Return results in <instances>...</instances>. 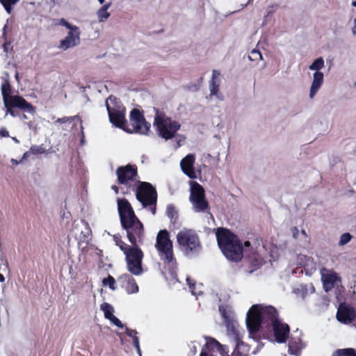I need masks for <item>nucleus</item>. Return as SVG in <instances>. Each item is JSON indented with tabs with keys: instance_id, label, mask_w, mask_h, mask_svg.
Returning <instances> with one entry per match:
<instances>
[{
	"instance_id": "39448f33",
	"label": "nucleus",
	"mask_w": 356,
	"mask_h": 356,
	"mask_svg": "<svg viewBox=\"0 0 356 356\" xmlns=\"http://www.w3.org/2000/svg\"><path fill=\"white\" fill-rule=\"evenodd\" d=\"M155 248L159 252L161 259L165 264L174 266L177 264L173 252L172 241L170 234L166 229L160 230L156 236Z\"/></svg>"
},
{
	"instance_id": "6ab92c4d",
	"label": "nucleus",
	"mask_w": 356,
	"mask_h": 356,
	"mask_svg": "<svg viewBox=\"0 0 356 356\" xmlns=\"http://www.w3.org/2000/svg\"><path fill=\"white\" fill-rule=\"evenodd\" d=\"M118 285L124 289L128 294L135 293L138 291V286L135 279L129 274L124 273L117 279Z\"/></svg>"
},
{
	"instance_id": "393cba45",
	"label": "nucleus",
	"mask_w": 356,
	"mask_h": 356,
	"mask_svg": "<svg viewBox=\"0 0 356 356\" xmlns=\"http://www.w3.org/2000/svg\"><path fill=\"white\" fill-rule=\"evenodd\" d=\"M166 214L170 219V222L175 224L178 220L179 214L177 208L173 204L168 205L166 208Z\"/></svg>"
},
{
	"instance_id": "0eeeda50",
	"label": "nucleus",
	"mask_w": 356,
	"mask_h": 356,
	"mask_svg": "<svg viewBox=\"0 0 356 356\" xmlns=\"http://www.w3.org/2000/svg\"><path fill=\"white\" fill-rule=\"evenodd\" d=\"M1 89L5 106H19V108L24 111L31 113L35 112V108L23 97L10 95L11 87L8 81L3 82Z\"/></svg>"
},
{
	"instance_id": "a211bd4d",
	"label": "nucleus",
	"mask_w": 356,
	"mask_h": 356,
	"mask_svg": "<svg viewBox=\"0 0 356 356\" xmlns=\"http://www.w3.org/2000/svg\"><path fill=\"white\" fill-rule=\"evenodd\" d=\"M273 329L275 341L280 343H285L289 338L290 327L288 324L282 323L280 319L270 326Z\"/></svg>"
},
{
	"instance_id": "58836bf2",
	"label": "nucleus",
	"mask_w": 356,
	"mask_h": 356,
	"mask_svg": "<svg viewBox=\"0 0 356 356\" xmlns=\"http://www.w3.org/2000/svg\"><path fill=\"white\" fill-rule=\"evenodd\" d=\"M32 154H42L45 152L44 148L42 145H32L30 148Z\"/></svg>"
},
{
	"instance_id": "20e7f679",
	"label": "nucleus",
	"mask_w": 356,
	"mask_h": 356,
	"mask_svg": "<svg viewBox=\"0 0 356 356\" xmlns=\"http://www.w3.org/2000/svg\"><path fill=\"white\" fill-rule=\"evenodd\" d=\"M153 124L158 135L165 140L175 138L181 128L179 122L168 117L164 112H159V110H156Z\"/></svg>"
},
{
	"instance_id": "c9c22d12",
	"label": "nucleus",
	"mask_w": 356,
	"mask_h": 356,
	"mask_svg": "<svg viewBox=\"0 0 356 356\" xmlns=\"http://www.w3.org/2000/svg\"><path fill=\"white\" fill-rule=\"evenodd\" d=\"M103 284L105 286L108 285L109 288L112 290L116 289L115 280L113 276L110 275H108L106 278L103 280Z\"/></svg>"
},
{
	"instance_id": "f3484780",
	"label": "nucleus",
	"mask_w": 356,
	"mask_h": 356,
	"mask_svg": "<svg viewBox=\"0 0 356 356\" xmlns=\"http://www.w3.org/2000/svg\"><path fill=\"white\" fill-rule=\"evenodd\" d=\"M117 202L120 223L137 218L131 204L127 199L118 198Z\"/></svg>"
},
{
	"instance_id": "423d86ee",
	"label": "nucleus",
	"mask_w": 356,
	"mask_h": 356,
	"mask_svg": "<svg viewBox=\"0 0 356 356\" xmlns=\"http://www.w3.org/2000/svg\"><path fill=\"white\" fill-rule=\"evenodd\" d=\"M140 244H131L123 253L125 255L127 270L136 276L143 273L142 266L144 253L139 247Z\"/></svg>"
},
{
	"instance_id": "aec40b11",
	"label": "nucleus",
	"mask_w": 356,
	"mask_h": 356,
	"mask_svg": "<svg viewBox=\"0 0 356 356\" xmlns=\"http://www.w3.org/2000/svg\"><path fill=\"white\" fill-rule=\"evenodd\" d=\"M195 156L194 154L186 155L180 162V166L183 172L191 179H195L197 175L194 168Z\"/></svg>"
},
{
	"instance_id": "412c9836",
	"label": "nucleus",
	"mask_w": 356,
	"mask_h": 356,
	"mask_svg": "<svg viewBox=\"0 0 356 356\" xmlns=\"http://www.w3.org/2000/svg\"><path fill=\"white\" fill-rule=\"evenodd\" d=\"M321 280L323 288L325 291H329L333 289L337 281H341V277L334 270H327V273H322Z\"/></svg>"
},
{
	"instance_id": "473e14b6",
	"label": "nucleus",
	"mask_w": 356,
	"mask_h": 356,
	"mask_svg": "<svg viewBox=\"0 0 356 356\" xmlns=\"http://www.w3.org/2000/svg\"><path fill=\"white\" fill-rule=\"evenodd\" d=\"M219 312L223 318L224 323L233 320L231 318L229 312L227 310V307L224 305L219 306Z\"/></svg>"
},
{
	"instance_id": "6e6d98bb",
	"label": "nucleus",
	"mask_w": 356,
	"mask_h": 356,
	"mask_svg": "<svg viewBox=\"0 0 356 356\" xmlns=\"http://www.w3.org/2000/svg\"><path fill=\"white\" fill-rule=\"evenodd\" d=\"M9 44H10V43H5V44H3V49H4L5 51H7V49H8L7 46L9 45Z\"/></svg>"
},
{
	"instance_id": "7c9ffc66",
	"label": "nucleus",
	"mask_w": 356,
	"mask_h": 356,
	"mask_svg": "<svg viewBox=\"0 0 356 356\" xmlns=\"http://www.w3.org/2000/svg\"><path fill=\"white\" fill-rule=\"evenodd\" d=\"M20 0H0V3L8 14H11L13 8L12 6L17 3Z\"/></svg>"
},
{
	"instance_id": "0e129e2a",
	"label": "nucleus",
	"mask_w": 356,
	"mask_h": 356,
	"mask_svg": "<svg viewBox=\"0 0 356 356\" xmlns=\"http://www.w3.org/2000/svg\"><path fill=\"white\" fill-rule=\"evenodd\" d=\"M352 6H353V7H356V1H353L352 2Z\"/></svg>"
},
{
	"instance_id": "a18cd8bd",
	"label": "nucleus",
	"mask_w": 356,
	"mask_h": 356,
	"mask_svg": "<svg viewBox=\"0 0 356 356\" xmlns=\"http://www.w3.org/2000/svg\"><path fill=\"white\" fill-rule=\"evenodd\" d=\"M220 75V72L213 70L212 72V78L210 81H218V77Z\"/></svg>"
},
{
	"instance_id": "4be33fe9",
	"label": "nucleus",
	"mask_w": 356,
	"mask_h": 356,
	"mask_svg": "<svg viewBox=\"0 0 356 356\" xmlns=\"http://www.w3.org/2000/svg\"><path fill=\"white\" fill-rule=\"evenodd\" d=\"M79 30L76 31L70 30L65 38L60 42L59 47L63 50H67L79 44Z\"/></svg>"
},
{
	"instance_id": "774afa93",
	"label": "nucleus",
	"mask_w": 356,
	"mask_h": 356,
	"mask_svg": "<svg viewBox=\"0 0 356 356\" xmlns=\"http://www.w3.org/2000/svg\"><path fill=\"white\" fill-rule=\"evenodd\" d=\"M99 3L102 4L104 2V0H98Z\"/></svg>"
},
{
	"instance_id": "9d476101",
	"label": "nucleus",
	"mask_w": 356,
	"mask_h": 356,
	"mask_svg": "<svg viewBox=\"0 0 356 356\" xmlns=\"http://www.w3.org/2000/svg\"><path fill=\"white\" fill-rule=\"evenodd\" d=\"M130 124H127L125 131L129 134L136 133L146 135L150 129L151 124L147 122L140 110L134 108L130 113Z\"/></svg>"
},
{
	"instance_id": "864d4df0",
	"label": "nucleus",
	"mask_w": 356,
	"mask_h": 356,
	"mask_svg": "<svg viewBox=\"0 0 356 356\" xmlns=\"http://www.w3.org/2000/svg\"><path fill=\"white\" fill-rule=\"evenodd\" d=\"M354 24H355V26H354V27L353 28V30H352V31H353V33L354 34H356V18L354 19Z\"/></svg>"
},
{
	"instance_id": "dca6fc26",
	"label": "nucleus",
	"mask_w": 356,
	"mask_h": 356,
	"mask_svg": "<svg viewBox=\"0 0 356 356\" xmlns=\"http://www.w3.org/2000/svg\"><path fill=\"white\" fill-rule=\"evenodd\" d=\"M105 104L108 111L110 122L115 127L122 129L125 131L127 122L125 119V115L124 112L111 108L108 103V99L106 100Z\"/></svg>"
},
{
	"instance_id": "c85d7f7f",
	"label": "nucleus",
	"mask_w": 356,
	"mask_h": 356,
	"mask_svg": "<svg viewBox=\"0 0 356 356\" xmlns=\"http://www.w3.org/2000/svg\"><path fill=\"white\" fill-rule=\"evenodd\" d=\"M101 309L104 312V316L106 319L111 318L113 315V308L107 302H104L101 305Z\"/></svg>"
},
{
	"instance_id": "1a4fd4ad",
	"label": "nucleus",
	"mask_w": 356,
	"mask_h": 356,
	"mask_svg": "<svg viewBox=\"0 0 356 356\" xmlns=\"http://www.w3.org/2000/svg\"><path fill=\"white\" fill-rule=\"evenodd\" d=\"M121 225L126 231L127 237L131 244H142L143 243L144 226L138 217L123 222Z\"/></svg>"
},
{
	"instance_id": "3c124183",
	"label": "nucleus",
	"mask_w": 356,
	"mask_h": 356,
	"mask_svg": "<svg viewBox=\"0 0 356 356\" xmlns=\"http://www.w3.org/2000/svg\"><path fill=\"white\" fill-rule=\"evenodd\" d=\"M139 343V338L136 336L133 339V344H138Z\"/></svg>"
},
{
	"instance_id": "72a5a7b5",
	"label": "nucleus",
	"mask_w": 356,
	"mask_h": 356,
	"mask_svg": "<svg viewBox=\"0 0 356 356\" xmlns=\"http://www.w3.org/2000/svg\"><path fill=\"white\" fill-rule=\"evenodd\" d=\"M352 238L353 236L350 233H343L341 235L338 244L339 246L345 245L348 243Z\"/></svg>"
},
{
	"instance_id": "052dcab7",
	"label": "nucleus",
	"mask_w": 356,
	"mask_h": 356,
	"mask_svg": "<svg viewBox=\"0 0 356 356\" xmlns=\"http://www.w3.org/2000/svg\"><path fill=\"white\" fill-rule=\"evenodd\" d=\"M29 127H30V129H36L35 126L33 127V124H29Z\"/></svg>"
},
{
	"instance_id": "13d9d810",
	"label": "nucleus",
	"mask_w": 356,
	"mask_h": 356,
	"mask_svg": "<svg viewBox=\"0 0 356 356\" xmlns=\"http://www.w3.org/2000/svg\"><path fill=\"white\" fill-rule=\"evenodd\" d=\"M200 356H208L206 352L202 351Z\"/></svg>"
},
{
	"instance_id": "79ce46f5",
	"label": "nucleus",
	"mask_w": 356,
	"mask_h": 356,
	"mask_svg": "<svg viewBox=\"0 0 356 356\" xmlns=\"http://www.w3.org/2000/svg\"><path fill=\"white\" fill-rule=\"evenodd\" d=\"M115 325L120 328H123L124 325L114 315H113L111 318H108Z\"/></svg>"
},
{
	"instance_id": "cd10ccee",
	"label": "nucleus",
	"mask_w": 356,
	"mask_h": 356,
	"mask_svg": "<svg viewBox=\"0 0 356 356\" xmlns=\"http://www.w3.org/2000/svg\"><path fill=\"white\" fill-rule=\"evenodd\" d=\"M332 356H356V350L351 348L338 349Z\"/></svg>"
},
{
	"instance_id": "8fccbe9b",
	"label": "nucleus",
	"mask_w": 356,
	"mask_h": 356,
	"mask_svg": "<svg viewBox=\"0 0 356 356\" xmlns=\"http://www.w3.org/2000/svg\"><path fill=\"white\" fill-rule=\"evenodd\" d=\"M31 150L29 149V151H26L24 153L23 156H22V160H26L31 155Z\"/></svg>"
},
{
	"instance_id": "f03ea898",
	"label": "nucleus",
	"mask_w": 356,
	"mask_h": 356,
	"mask_svg": "<svg viewBox=\"0 0 356 356\" xmlns=\"http://www.w3.org/2000/svg\"><path fill=\"white\" fill-rule=\"evenodd\" d=\"M136 191V199L142 204L144 208H149L152 213L156 212L157 191L149 182L138 181L132 187Z\"/></svg>"
},
{
	"instance_id": "c03bdc74",
	"label": "nucleus",
	"mask_w": 356,
	"mask_h": 356,
	"mask_svg": "<svg viewBox=\"0 0 356 356\" xmlns=\"http://www.w3.org/2000/svg\"><path fill=\"white\" fill-rule=\"evenodd\" d=\"M289 349L295 348V350H298L299 348L298 347V343L296 341H293V339H289Z\"/></svg>"
},
{
	"instance_id": "f704fd0d",
	"label": "nucleus",
	"mask_w": 356,
	"mask_h": 356,
	"mask_svg": "<svg viewBox=\"0 0 356 356\" xmlns=\"http://www.w3.org/2000/svg\"><path fill=\"white\" fill-rule=\"evenodd\" d=\"M219 86L220 84L218 81H209V89L211 94L210 95H217L218 91H219Z\"/></svg>"
},
{
	"instance_id": "2eb2a0df",
	"label": "nucleus",
	"mask_w": 356,
	"mask_h": 356,
	"mask_svg": "<svg viewBox=\"0 0 356 356\" xmlns=\"http://www.w3.org/2000/svg\"><path fill=\"white\" fill-rule=\"evenodd\" d=\"M258 306H259V311L261 312L263 326L269 328L275 321L279 320L278 312L274 307L263 306L261 305H258Z\"/></svg>"
},
{
	"instance_id": "6e6552de",
	"label": "nucleus",
	"mask_w": 356,
	"mask_h": 356,
	"mask_svg": "<svg viewBox=\"0 0 356 356\" xmlns=\"http://www.w3.org/2000/svg\"><path fill=\"white\" fill-rule=\"evenodd\" d=\"M190 202L195 212H205L209 209V204L206 199L205 191L197 181L190 182Z\"/></svg>"
},
{
	"instance_id": "5701e85b",
	"label": "nucleus",
	"mask_w": 356,
	"mask_h": 356,
	"mask_svg": "<svg viewBox=\"0 0 356 356\" xmlns=\"http://www.w3.org/2000/svg\"><path fill=\"white\" fill-rule=\"evenodd\" d=\"M225 323L227 327V334L234 343H238L239 342H243L242 341L241 333L238 330V323L234 320H231Z\"/></svg>"
},
{
	"instance_id": "ea45409f",
	"label": "nucleus",
	"mask_w": 356,
	"mask_h": 356,
	"mask_svg": "<svg viewBox=\"0 0 356 356\" xmlns=\"http://www.w3.org/2000/svg\"><path fill=\"white\" fill-rule=\"evenodd\" d=\"M220 344V342H218L217 340L212 337L209 339L207 343L208 348H210L211 350H217Z\"/></svg>"
},
{
	"instance_id": "a878e982",
	"label": "nucleus",
	"mask_w": 356,
	"mask_h": 356,
	"mask_svg": "<svg viewBox=\"0 0 356 356\" xmlns=\"http://www.w3.org/2000/svg\"><path fill=\"white\" fill-rule=\"evenodd\" d=\"M111 2L106 3L98 10L97 15L99 22H104L109 17L110 13H108L107 10L111 7Z\"/></svg>"
},
{
	"instance_id": "bf43d9fd",
	"label": "nucleus",
	"mask_w": 356,
	"mask_h": 356,
	"mask_svg": "<svg viewBox=\"0 0 356 356\" xmlns=\"http://www.w3.org/2000/svg\"><path fill=\"white\" fill-rule=\"evenodd\" d=\"M11 162L13 163H14V164H16V165L19 163V162L17 160H15V159H12Z\"/></svg>"
},
{
	"instance_id": "4d7b16f0",
	"label": "nucleus",
	"mask_w": 356,
	"mask_h": 356,
	"mask_svg": "<svg viewBox=\"0 0 356 356\" xmlns=\"http://www.w3.org/2000/svg\"><path fill=\"white\" fill-rule=\"evenodd\" d=\"M137 350V353L139 355V356H142V352H141V349L140 348H138Z\"/></svg>"
},
{
	"instance_id": "e433bc0d",
	"label": "nucleus",
	"mask_w": 356,
	"mask_h": 356,
	"mask_svg": "<svg viewBox=\"0 0 356 356\" xmlns=\"http://www.w3.org/2000/svg\"><path fill=\"white\" fill-rule=\"evenodd\" d=\"M58 24L61 25V26H63L66 27L67 29H68L69 30H71V31H76L79 30V28L76 26L72 25V24H70L64 18H62V19H59Z\"/></svg>"
},
{
	"instance_id": "49530a36",
	"label": "nucleus",
	"mask_w": 356,
	"mask_h": 356,
	"mask_svg": "<svg viewBox=\"0 0 356 356\" xmlns=\"http://www.w3.org/2000/svg\"><path fill=\"white\" fill-rule=\"evenodd\" d=\"M7 109V113H10L11 115H13V117L16 116V114L15 113V111H13V108H19V106H5Z\"/></svg>"
},
{
	"instance_id": "338daca9",
	"label": "nucleus",
	"mask_w": 356,
	"mask_h": 356,
	"mask_svg": "<svg viewBox=\"0 0 356 356\" xmlns=\"http://www.w3.org/2000/svg\"><path fill=\"white\" fill-rule=\"evenodd\" d=\"M302 232V234H304L305 236H306V235H307V234H306V232H305V230H302V232Z\"/></svg>"
},
{
	"instance_id": "f8f14e48",
	"label": "nucleus",
	"mask_w": 356,
	"mask_h": 356,
	"mask_svg": "<svg viewBox=\"0 0 356 356\" xmlns=\"http://www.w3.org/2000/svg\"><path fill=\"white\" fill-rule=\"evenodd\" d=\"M247 327L250 333H257L263 326L259 306L254 305L249 309L246 317Z\"/></svg>"
},
{
	"instance_id": "603ef678",
	"label": "nucleus",
	"mask_w": 356,
	"mask_h": 356,
	"mask_svg": "<svg viewBox=\"0 0 356 356\" xmlns=\"http://www.w3.org/2000/svg\"><path fill=\"white\" fill-rule=\"evenodd\" d=\"M111 188L115 192V193H118L119 188L116 186H112Z\"/></svg>"
},
{
	"instance_id": "37998d69",
	"label": "nucleus",
	"mask_w": 356,
	"mask_h": 356,
	"mask_svg": "<svg viewBox=\"0 0 356 356\" xmlns=\"http://www.w3.org/2000/svg\"><path fill=\"white\" fill-rule=\"evenodd\" d=\"M137 334L138 332L136 330H131L128 327H126V334L130 337H132V339L136 337Z\"/></svg>"
},
{
	"instance_id": "e2e57ef3",
	"label": "nucleus",
	"mask_w": 356,
	"mask_h": 356,
	"mask_svg": "<svg viewBox=\"0 0 356 356\" xmlns=\"http://www.w3.org/2000/svg\"><path fill=\"white\" fill-rule=\"evenodd\" d=\"M244 245L245 246H249L250 245V243L249 241H245Z\"/></svg>"
},
{
	"instance_id": "ddd939ff",
	"label": "nucleus",
	"mask_w": 356,
	"mask_h": 356,
	"mask_svg": "<svg viewBox=\"0 0 356 356\" xmlns=\"http://www.w3.org/2000/svg\"><path fill=\"white\" fill-rule=\"evenodd\" d=\"M339 322L348 325L353 323L356 318V310L346 302L339 304L336 315Z\"/></svg>"
},
{
	"instance_id": "bb28decb",
	"label": "nucleus",
	"mask_w": 356,
	"mask_h": 356,
	"mask_svg": "<svg viewBox=\"0 0 356 356\" xmlns=\"http://www.w3.org/2000/svg\"><path fill=\"white\" fill-rule=\"evenodd\" d=\"M91 229L88 227V223H86L85 229L81 231L80 233V241L78 242L79 247H81L83 243H88L90 238V237L91 236Z\"/></svg>"
},
{
	"instance_id": "9b49d317",
	"label": "nucleus",
	"mask_w": 356,
	"mask_h": 356,
	"mask_svg": "<svg viewBox=\"0 0 356 356\" xmlns=\"http://www.w3.org/2000/svg\"><path fill=\"white\" fill-rule=\"evenodd\" d=\"M116 175L118 177V182L119 184L125 185L127 186L126 193H128L136 181L138 175V168L136 165L127 164L124 166H120L116 170Z\"/></svg>"
},
{
	"instance_id": "09e8293b",
	"label": "nucleus",
	"mask_w": 356,
	"mask_h": 356,
	"mask_svg": "<svg viewBox=\"0 0 356 356\" xmlns=\"http://www.w3.org/2000/svg\"><path fill=\"white\" fill-rule=\"evenodd\" d=\"M292 231V233H293V236L296 238L298 237V233H299V230L298 229L297 227H293L291 229Z\"/></svg>"
},
{
	"instance_id": "de8ad7c7",
	"label": "nucleus",
	"mask_w": 356,
	"mask_h": 356,
	"mask_svg": "<svg viewBox=\"0 0 356 356\" xmlns=\"http://www.w3.org/2000/svg\"><path fill=\"white\" fill-rule=\"evenodd\" d=\"M0 136L1 137H9V132L6 129L0 130Z\"/></svg>"
},
{
	"instance_id": "c756f323",
	"label": "nucleus",
	"mask_w": 356,
	"mask_h": 356,
	"mask_svg": "<svg viewBox=\"0 0 356 356\" xmlns=\"http://www.w3.org/2000/svg\"><path fill=\"white\" fill-rule=\"evenodd\" d=\"M324 67V60L322 57L316 59L312 65H309V69L310 70H316L319 72Z\"/></svg>"
},
{
	"instance_id": "b1692460",
	"label": "nucleus",
	"mask_w": 356,
	"mask_h": 356,
	"mask_svg": "<svg viewBox=\"0 0 356 356\" xmlns=\"http://www.w3.org/2000/svg\"><path fill=\"white\" fill-rule=\"evenodd\" d=\"M323 82V74L321 72H316L314 74V79L311 86L309 97L313 98Z\"/></svg>"
},
{
	"instance_id": "7ed1b4c3",
	"label": "nucleus",
	"mask_w": 356,
	"mask_h": 356,
	"mask_svg": "<svg viewBox=\"0 0 356 356\" xmlns=\"http://www.w3.org/2000/svg\"><path fill=\"white\" fill-rule=\"evenodd\" d=\"M179 249L188 257H193L200 254L202 245L197 234L193 229H184L177 235Z\"/></svg>"
},
{
	"instance_id": "a19ab883",
	"label": "nucleus",
	"mask_w": 356,
	"mask_h": 356,
	"mask_svg": "<svg viewBox=\"0 0 356 356\" xmlns=\"http://www.w3.org/2000/svg\"><path fill=\"white\" fill-rule=\"evenodd\" d=\"M76 118H79V117L77 115H75V116H73V117H63V118H58L56 120V122H58V123L72 122Z\"/></svg>"
},
{
	"instance_id": "4468645a",
	"label": "nucleus",
	"mask_w": 356,
	"mask_h": 356,
	"mask_svg": "<svg viewBox=\"0 0 356 356\" xmlns=\"http://www.w3.org/2000/svg\"><path fill=\"white\" fill-rule=\"evenodd\" d=\"M221 356H249L250 346L245 342L235 343L232 353L229 355V347L227 345L220 344L216 350Z\"/></svg>"
},
{
	"instance_id": "5fc2aeb1",
	"label": "nucleus",
	"mask_w": 356,
	"mask_h": 356,
	"mask_svg": "<svg viewBox=\"0 0 356 356\" xmlns=\"http://www.w3.org/2000/svg\"><path fill=\"white\" fill-rule=\"evenodd\" d=\"M5 281V277L4 276L0 273V282H3Z\"/></svg>"
},
{
	"instance_id": "69168bd1",
	"label": "nucleus",
	"mask_w": 356,
	"mask_h": 356,
	"mask_svg": "<svg viewBox=\"0 0 356 356\" xmlns=\"http://www.w3.org/2000/svg\"><path fill=\"white\" fill-rule=\"evenodd\" d=\"M22 119H26L27 117H26V115L25 114H23L22 116Z\"/></svg>"
},
{
	"instance_id": "f257e3e1",
	"label": "nucleus",
	"mask_w": 356,
	"mask_h": 356,
	"mask_svg": "<svg viewBox=\"0 0 356 356\" xmlns=\"http://www.w3.org/2000/svg\"><path fill=\"white\" fill-rule=\"evenodd\" d=\"M216 235L218 247L224 256L234 262L241 261L243 257V247L237 235L223 227L218 228Z\"/></svg>"
},
{
	"instance_id": "2f4dec72",
	"label": "nucleus",
	"mask_w": 356,
	"mask_h": 356,
	"mask_svg": "<svg viewBox=\"0 0 356 356\" xmlns=\"http://www.w3.org/2000/svg\"><path fill=\"white\" fill-rule=\"evenodd\" d=\"M113 240L115 245H118L122 252H125V250L129 246L122 240V237L120 234H115L113 236Z\"/></svg>"
},
{
	"instance_id": "4c0bfd02",
	"label": "nucleus",
	"mask_w": 356,
	"mask_h": 356,
	"mask_svg": "<svg viewBox=\"0 0 356 356\" xmlns=\"http://www.w3.org/2000/svg\"><path fill=\"white\" fill-rule=\"evenodd\" d=\"M248 58L250 60L257 61L262 59V56L259 50L253 49L251 51Z\"/></svg>"
},
{
	"instance_id": "680f3d73",
	"label": "nucleus",
	"mask_w": 356,
	"mask_h": 356,
	"mask_svg": "<svg viewBox=\"0 0 356 356\" xmlns=\"http://www.w3.org/2000/svg\"><path fill=\"white\" fill-rule=\"evenodd\" d=\"M134 346L136 348V350H138V348H140V343L138 344H134Z\"/></svg>"
}]
</instances>
